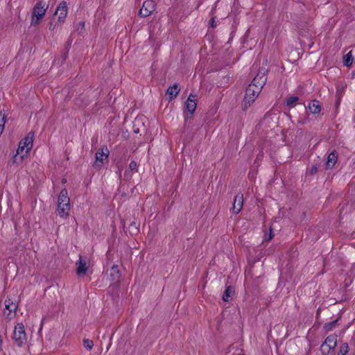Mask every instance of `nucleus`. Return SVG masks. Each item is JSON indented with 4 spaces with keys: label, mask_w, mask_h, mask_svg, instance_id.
<instances>
[{
    "label": "nucleus",
    "mask_w": 355,
    "mask_h": 355,
    "mask_svg": "<svg viewBox=\"0 0 355 355\" xmlns=\"http://www.w3.org/2000/svg\"><path fill=\"white\" fill-rule=\"evenodd\" d=\"M70 207V198L68 196V191L66 189H63L58 198V215L62 218H67L69 216Z\"/></svg>",
    "instance_id": "nucleus-1"
},
{
    "label": "nucleus",
    "mask_w": 355,
    "mask_h": 355,
    "mask_svg": "<svg viewBox=\"0 0 355 355\" xmlns=\"http://www.w3.org/2000/svg\"><path fill=\"white\" fill-rule=\"evenodd\" d=\"M261 90L259 87H254L252 85H249L245 90V94L242 103V108L247 110L249 107L255 101Z\"/></svg>",
    "instance_id": "nucleus-2"
},
{
    "label": "nucleus",
    "mask_w": 355,
    "mask_h": 355,
    "mask_svg": "<svg viewBox=\"0 0 355 355\" xmlns=\"http://www.w3.org/2000/svg\"><path fill=\"white\" fill-rule=\"evenodd\" d=\"M48 6L42 1H39L35 5L33 9L31 17V26H35L40 23L41 19L44 17Z\"/></svg>",
    "instance_id": "nucleus-3"
},
{
    "label": "nucleus",
    "mask_w": 355,
    "mask_h": 355,
    "mask_svg": "<svg viewBox=\"0 0 355 355\" xmlns=\"http://www.w3.org/2000/svg\"><path fill=\"white\" fill-rule=\"evenodd\" d=\"M337 345V335L331 334L328 336L320 347L322 355H329L334 351Z\"/></svg>",
    "instance_id": "nucleus-4"
},
{
    "label": "nucleus",
    "mask_w": 355,
    "mask_h": 355,
    "mask_svg": "<svg viewBox=\"0 0 355 355\" xmlns=\"http://www.w3.org/2000/svg\"><path fill=\"white\" fill-rule=\"evenodd\" d=\"M33 139L32 137H26L23 140H21L19 144V147L17 150V154L15 156V158L17 155L21 156V158L23 159L28 152L31 150L33 147Z\"/></svg>",
    "instance_id": "nucleus-5"
},
{
    "label": "nucleus",
    "mask_w": 355,
    "mask_h": 355,
    "mask_svg": "<svg viewBox=\"0 0 355 355\" xmlns=\"http://www.w3.org/2000/svg\"><path fill=\"white\" fill-rule=\"evenodd\" d=\"M13 339L16 345L21 347L26 340L24 325L22 323H18L13 331Z\"/></svg>",
    "instance_id": "nucleus-6"
},
{
    "label": "nucleus",
    "mask_w": 355,
    "mask_h": 355,
    "mask_svg": "<svg viewBox=\"0 0 355 355\" xmlns=\"http://www.w3.org/2000/svg\"><path fill=\"white\" fill-rule=\"evenodd\" d=\"M4 303L5 309L3 310V313L8 318L11 319L15 315L16 311L18 308V304L10 297H7Z\"/></svg>",
    "instance_id": "nucleus-7"
},
{
    "label": "nucleus",
    "mask_w": 355,
    "mask_h": 355,
    "mask_svg": "<svg viewBox=\"0 0 355 355\" xmlns=\"http://www.w3.org/2000/svg\"><path fill=\"white\" fill-rule=\"evenodd\" d=\"M109 154L110 151L106 146L100 148L96 153L94 166L99 168H101L103 161L107 159Z\"/></svg>",
    "instance_id": "nucleus-8"
},
{
    "label": "nucleus",
    "mask_w": 355,
    "mask_h": 355,
    "mask_svg": "<svg viewBox=\"0 0 355 355\" xmlns=\"http://www.w3.org/2000/svg\"><path fill=\"white\" fill-rule=\"evenodd\" d=\"M266 73L267 70L266 69H259L250 85H254L256 88L259 87V89L261 90L267 80Z\"/></svg>",
    "instance_id": "nucleus-9"
},
{
    "label": "nucleus",
    "mask_w": 355,
    "mask_h": 355,
    "mask_svg": "<svg viewBox=\"0 0 355 355\" xmlns=\"http://www.w3.org/2000/svg\"><path fill=\"white\" fill-rule=\"evenodd\" d=\"M156 3L154 0H146L139 10V15L141 17H147L155 10Z\"/></svg>",
    "instance_id": "nucleus-10"
},
{
    "label": "nucleus",
    "mask_w": 355,
    "mask_h": 355,
    "mask_svg": "<svg viewBox=\"0 0 355 355\" xmlns=\"http://www.w3.org/2000/svg\"><path fill=\"white\" fill-rule=\"evenodd\" d=\"M68 13L67 3L63 1L57 7L55 15L58 16L60 22H64Z\"/></svg>",
    "instance_id": "nucleus-11"
},
{
    "label": "nucleus",
    "mask_w": 355,
    "mask_h": 355,
    "mask_svg": "<svg viewBox=\"0 0 355 355\" xmlns=\"http://www.w3.org/2000/svg\"><path fill=\"white\" fill-rule=\"evenodd\" d=\"M243 206V195L241 193H237L234 197V201L232 207V211L234 214H238Z\"/></svg>",
    "instance_id": "nucleus-12"
},
{
    "label": "nucleus",
    "mask_w": 355,
    "mask_h": 355,
    "mask_svg": "<svg viewBox=\"0 0 355 355\" xmlns=\"http://www.w3.org/2000/svg\"><path fill=\"white\" fill-rule=\"evenodd\" d=\"M76 273L78 276L85 275L88 270L87 261L84 260L82 256L79 257V259L76 263Z\"/></svg>",
    "instance_id": "nucleus-13"
},
{
    "label": "nucleus",
    "mask_w": 355,
    "mask_h": 355,
    "mask_svg": "<svg viewBox=\"0 0 355 355\" xmlns=\"http://www.w3.org/2000/svg\"><path fill=\"white\" fill-rule=\"evenodd\" d=\"M195 97V95L191 94L185 103V108L190 114H193L196 109Z\"/></svg>",
    "instance_id": "nucleus-14"
},
{
    "label": "nucleus",
    "mask_w": 355,
    "mask_h": 355,
    "mask_svg": "<svg viewBox=\"0 0 355 355\" xmlns=\"http://www.w3.org/2000/svg\"><path fill=\"white\" fill-rule=\"evenodd\" d=\"M338 157V153L336 152V150H333L332 152H331L328 155L327 159V161L325 163L326 168L327 169L333 168L334 167V166L336 165V164L337 163Z\"/></svg>",
    "instance_id": "nucleus-15"
},
{
    "label": "nucleus",
    "mask_w": 355,
    "mask_h": 355,
    "mask_svg": "<svg viewBox=\"0 0 355 355\" xmlns=\"http://www.w3.org/2000/svg\"><path fill=\"white\" fill-rule=\"evenodd\" d=\"M121 277V272L116 265H113L110 271V279L112 282H117Z\"/></svg>",
    "instance_id": "nucleus-16"
},
{
    "label": "nucleus",
    "mask_w": 355,
    "mask_h": 355,
    "mask_svg": "<svg viewBox=\"0 0 355 355\" xmlns=\"http://www.w3.org/2000/svg\"><path fill=\"white\" fill-rule=\"evenodd\" d=\"M309 109L310 112L313 114H319L321 111V106L320 102L317 100H313L309 103Z\"/></svg>",
    "instance_id": "nucleus-17"
},
{
    "label": "nucleus",
    "mask_w": 355,
    "mask_h": 355,
    "mask_svg": "<svg viewBox=\"0 0 355 355\" xmlns=\"http://www.w3.org/2000/svg\"><path fill=\"white\" fill-rule=\"evenodd\" d=\"M179 92L180 88L178 84H174L173 86H171L167 89V94L170 96L171 99L176 97Z\"/></svg>",
    "instance_id": "nucleus-18"
},
{
    "label": "nucleus",
    "mask_w": 355,
    "mask_h": 355,
    "mask_svg": "<svg viewBox=\"0 0 355 355\" xmlns=\"http://www.w3.org/2000/svg\"><path fill=\"white\" fill-rule=\"evenodd\" d=\"M353 56L352 54V51L347 53L343 58V63L346 67H350L353 63Z\"/></svg>",
    "instance_id": "nucleus-19"
},
{
    "label": "nucleus",
    "mask_w": 355,
    "mask_h": 355,
    "mask_svg": "<svg viewBox=\"0 0 355 355\" xmlns=\"http://www.w3.org/2000/svg\"><path fill=\"white\" fill-rule=\"evenodd\" d=\"M234 293V290L231 286L226 287L225 291L223 295V300L225 302H228L231 297V295Z\"/></svg>",
    "instance_id": "nucleus-20"
},
{
    "label": "nucleus",
    "mask_w": 355,
    "mask_h": 355,
    "mask_svg": "<svg viewBox=\"0 0 355 355\" xmlns=\"http://www.w3.org/2000/svg\"><path fill=\"white\" fill-rule=\"evenodd\" d=\"M128 228L132 235H137L139 232V225L135 221L130 223Z\"/></svg>",
    "instance_id": "nucleus-21"
},
{
    "label": "nucleus",
    "mask_w": 355,
    "mask_h": 355,
    "mask_svg": "<svg viewBox=\"0 0 355 355\" xmlns=\"http://www.w3.org/2000/svg\"><path fill=\"white\" fill-rule=\"evenodd\" d=\"M337 322L338 319H336L330 322L325 323L323 326L324 330L327 332L333 330V329L336 327Z\"/></svg>",
    "instance_id": "nucleus-22"
},
{
    "label": "nucleus",
    "mask_w": 355,
    "mask_h": 355,
    "mask_svg": "<svg viewBox=\"0 0 355 355\" xmlns=\"http://www.w3.org/2000/svg\"><path fill=\"white\" fill-rule=\"evenodd\" d=\"M299 100V97L296 96H292L286 99V105L291 107L294 106V103Z\"/></svg>",
    "instance_id": "nucleus-23"
},
{
    "label": "nucleus",
    "mask_w": 355,
    "mask_h": 355,
    "mask_svg": "<svg viewBox=\"0 0 355 355\" xmlns=\"http://www.w3.org/2000/svg\"><path fill=\"white\" fill-rule=\"evenodd\" d=\"M349 351V346L347 343H343L340 347L338 355H345Z\"/></svg>",
    "instance_id": "nucleus-24"
},
{
    "label": "nucleus",
    "mask_w": 355,
    "mask_h": 355,
    "mask_svg": "<svg viewBox=\"0 0 355 355\" xmlns=\"http://www.w3.org/2000/svg\"><path fill=\"white\" fill-rule=\"evenodd\" d=\"M83 345L88 351H90L94 347V343L92 340H89L88 338L84 339Z\"/></svg>",
    "instance_id": "nucleus-25"
},
{
    "label": "nucleus",
    "mask_w": 355,
    "mask_h": 355,
    "mask_svg": "<svg viewBox=\"0 0 355 355\" xmlns=\"http://www.w3.org/2000/svg\"><path fill=\"white\" fill-rule=\"evenodd\" d=\"M129 168L132 171L137 172L138 164L135 161H132L129 164Z\"/></svg>",
    "instance_id": "nucleus-26"
},
{
    "label": "nucleus",
    "mask_w": 355,
    "mask_h": 355,
    "mask_svg": "<svg viewBox=\"0 0 355 355\" xmlns=\"http://www.w3.org/2000/svg\"><path fill=\"white\" fill-rule=\"evenodd\" d=\"M318 168L316 166H313L311 168L309 173L310 175H313L317 172Z\"/></svg>",
    "instance_id": "nucleus-27"
},
{
    "label": "nucleus",
    "mask_w": 355,
    "mask_h": 355,
    "mask_svg": "<svg viewBox=\"0 0 355 355\" xmlns=\"http://www.w3.org/2000/svg\"><path fill=\"white\" fill-rule=\"evenodd\" d=\"M210 23H211V27H213V28H214V27L216 26V25H215V21H214V18H212V19H211Z\"/></svg>",
    "instance_id": "nucleus-28"
},
{
    "label": "nucleus",
    "mask_w": 355,
    "mask_h": 355,
    "mask_svg": "<svg viewBox=\"0 0 355 355\" xmlns=\"http://www.w3.org/2000/svg\"><path fill=\"white\" fill-rule=\"evenodd\" d=\"M272 237H273V234L272 233V230L270 229V234H269V237H268V241L270 240Z\"/></svg>",
    "instance_id": "nucleus-29"
},
{
    "label": "nucleus",
    "mask_w": 355,
    "mask_h": 355,
    "mask_svg": "<svg viewBox=\"0 0 355 355\" xmlns=\"http://www.w3.org/2000/svg\"><path fill=\"white\" fill-rule=\"evenodd\" d=\"M54 28H55V25H53V23H51L49 25V29L54 30Z\"/></svg>",
    "instance_id": "nucleus-30"
},
{
    "label": "nucleus",
    "mask_w": 355,
    "mask_h": 355,
    "mask_svg": "<svg viewBox=\"0 0 355 355\" xmlns=\"http://www.w3.org/2000/svg\"><path fill=\"white\" fill-rule=\"evenodd\" d=\"M79 25L83 28L85 26V23L83 21L79 22Z\"/></svg>",
    "instance_id": "nucleus-31"
}]
</instances>
